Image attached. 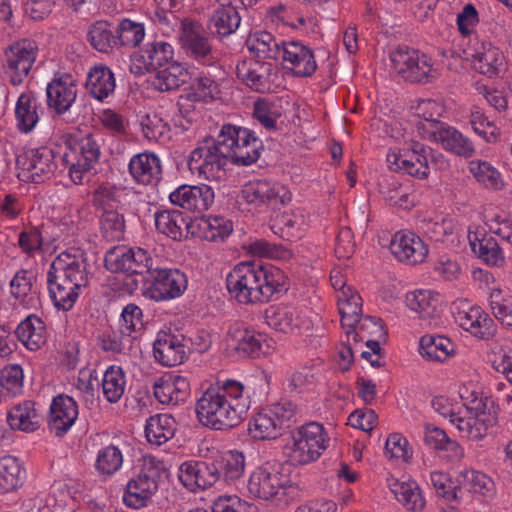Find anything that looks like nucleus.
Returning <instances> with one entry per match:
<instances>
[{
  "mask_svg": "<svg viewBox=\"0 0 512 512\" xmlns=\"http://www.w3.org/2000/svg\"><path fill=\"white\" fill-rule=\"evenodd\" d=\"M249 406L250 396L241 381L218 378L197 400L195 411L202 425L225 431L242 422Z\"/></svg>",
  "mask_w": 512,
  "mask_h": 512,
  "instance_id": "obj_1",
  "label": "nucleus"
},
{
  "mask_svg": "<svg viewBox=\"0 0 512 512\" xmlns=\"http://www.w3.org/2000/svg\"><path fill=\"white\" fill-rule=\"evenodd\" d=\"M227 290L240 304L264 303L285 290L283 272L273 266L241 262L226 277Z\"/></svg>",
  "mask_w": 512,
  "mask_h": 512,
  "instance_id": "obj_2",
  "label": "nucleus"
},
{
  "mask_svg": "<svg viewBox=\"0 0 512 512\" xmlns=\"http://www.w3.org/2000/svg\"><path fill=\"white\" fill-rule=\"evenodd\" d=\"M471 384L459 387V396L470 416L458 420V431L463 438L478 441L497 423L494 402L482 393L472 389Z\"/></svg>",
  "mask_w": 512,
  "mask_h": 512,
  "instance_id": "obj_3",
  "label": "nucleus"
},
{
  "mask_svg": "<svg viewBox=\"0 0 512 512\" xmlns=\"http://www.w3.org/2000/svg\"><path fill=\"white\" fill-rule=\"evenodd\" d=\"M328 443L329 437L324 427L317 422H309L291 432L285 453L293 465H307L323 454Z\"/></svg>",
  "mask_w": 512,
  "mask_h": 512,
  "instance_id": "obj_4",
  "label": "nucleus"
},
{
  "mask_svg": "<svg viewBox=\"0 0 512 512\" xmlns=\"http://www.w3.org/2000/svg\"><path fill=\"white\" fill-rule=\"evenodd\" d=\"M297 406L281 400L253 415L248 423V433L255 440H274L295 421Z\"/></svg>",
  "mask_w": 512,
  "mask_h": 512,
  "instance_id": "obj_5",
  "label": "nucleus"
},
{
  "mask_svg": "<svg viewBox=\"0 0 512 512\" xmlns=\"http://www.w3.org/2000/svg\"><path fill=\"white\" fill-rule=\"evenodd\" d=\"M92 204L99 216L100 232L108 241H120L125 235V219L119 212L120 195L114 186L101 185L92 195Z\"/></svg>",
  "mask_w": 512,
  "mask_h": 512,
  "instance_id": "obj_6",
  "label": "nucleus"
},
{
  "mask_svg": "<svg viewBox=\"0 0 512 512\" xmlns=\"http://www.w3.org/2000/svg\"><path fill=\"white\" fill-rule=\"evenodd\" d=\"M229 159L218 145L217 138L206 137L199 141L188 158V168L208 181L220 182L227 177Z\"/></svg>",
  "mask_w": 512,
  "mask_h": 512,
  "instance_id": "obj_7",
  "label": "nucleus"
},
{
  "mask_svg": "<svg viewBox=\"0 0 512 512\" xmlns=\"http://www.w3.org/2000/svg\"><path fill=\"white\" fill-rule=\"evenodd\" d=\"M390 60L395 72L410 83L428 84L439 76L430 56L406 45L397 46Z\"/></svg>",
  "mask_w": 512,
  "mask_h": 512,
  "instance_id": "obj_8",
  "label": "nucleus"
},
{
  "mask_svg": "<svg viewBox=\"0 0 512 512\" xmlns=\"http://www.w3.org/2000/svg\"><path fill=\"white\" fill-rule=\"evenodd\" d=\"M105 266L114 273L127 276L148 275L153 273L156 265L151 253L141 247H114L105 255Z\"/></svg>",
  "mask_w": 512,
  "mask_h": 512,
  "instance_id": "obj_9",
  "label": "nucleus"
},
{
  "mask_svg": "<svg viewBox=\"0 0 512 512\" xmlns=\"http://www.w3.org/2000/svg\"><path fill=\"white\" fill-rule=\"evenodd\" d=\"M157 464H160V461L152 456L144 458L140 473L126 485L123 502L127 507L140 509L147 506L148 501L158 490L160 474Z\"/></svg>",
  "mask_w": 512,
  "mask_h": 512,
  "instance_id": "obj_10",
  "label": "nucleus"
},
{
  "mask_svg": "<svg viewBox=\"0 0 512 512\" xmlns=\"http://www.w3.org/2000/svg\"><path fill=\"white\" fill-rule=\"evenodd\" d=\"M101 156L100 145L93 134H87L75 143L69 152H64L62 162L69 169V176L75 184H81L84 177L95 167Z\"/></svg>",
  "mask_w": 512,
  "mask_h": 512,
  "instance_id": "obj_11",
  "label": "nucleus"
},
{
  "mask_svg": "<svg viewBox=\"0 0 512 512\" xmlns=\"http://www.w3.org/2000/svg\"><path fill=\"white\" fill-rule=\"evenodd\" d=\"M289 484L290 478L282 472L281 464L265 462L251 473L247 489L255 498L270 500L285 490Z\"/></svg>",
  "mask_w": 512,
  "mask_h": 512,
  "instance_id": "obj_12",
  "label": "nucleus"
},
{
  "mask_svg": "<svg viewBox=\"0 0 512 512\" xmlns=\"http://www.w3.org/2000/svg\"><path fill=\"white\" fill-rule=\"evenodd\" d=\"M15 162L20 169L18 176L34 183L50 179L57 168L55 152L47 146L29 149L16 155Z\"/></svg>",
  "mask_w": 512,
  "mask_h": 512,
  "instance_id": "obj_13",
  "label": "nucleus"
},
{
  "mask_svg": "<svg viewBox=\"0 0 512 512\" xmlns=\"http://www.w3.org/2000/svg\"><path fill=\"white\" fill-rule=\"evenodd\" d=\"M179 40L186 54L202 65L215 63L209 35L204 26L196 20L185 18L181 21Z\"/></svg>",
  "mask_w": 512,
  "mask_h": 512,
  "instance_id": "obj_14",
  "label": "nucleus"
},
{
  "mask_svg": "<svg viewBox=\"0 0 512 512\" xmlns=\"http://www.w3.org/2000/svg\"><path fill=\"white\" fill-rule=\"evenodd\" d=\"M147 286L144 296L163 301L181 296L187 288V277L178 269L155 267L149 277H144Z\"/></svg>",
  "mask_w": 512,
  "mask_h": 512,
  "instance_id": "obj_15",
  "label": "nucleus"
},
{
  "mask_svg": "<svg viewBox=\"0 0 512 512\" xmlns=\"http://www.w3.org/2000/svg\"><path fill=\"white\" fill-rule=\"evenodd\" d=\"M241 197L260 210L278 209L291 200V194L284 186L266 179L246 183L241 190Z\"/></svg>",
  "mask_w": 512,
  "mask_h": 512,
  "instance_id": "obj_16",
  "label": "nucleus"
},
{
  "mask_svg": "<svg viewBox=\"0 0 512 512\" xmlns=\"http://www.w3.org/2000/svg\"><path fill=\"white\" fill-rule=\"evenodd\" d=\"M77 80L67 72H56L46 87L48 109L57 116L72 111L77 98Z\"/></svg>",
  "mask_w": 512,
  "mask_h": 512,
  "instance_id": "obj_17",
  "label": "nucleus"
},
{
  "mask_svg": "<svg viewBox=\"0 0 512 512\" xmlns=\"http://www.w3.org/2000/svg\"><path fill=\"white\" fill-rule=\"evenodd\" d=\"M429 150L423 144L413 142L409 149L389 152L386 161L391 171L426 179L429 175L427 158Z\"/></svg>",
  "mask_w": 512,
  "mask_h": 512,
  "instance_id": "obj_18",
  "label": "nucleus"
},
{
  "mask_svg": "<svg viewBox=\"0 0 512 512\" xmlns=\"http://www.w3.org/2000/svg\"><path fill=\"white\" fill-rule=\"evenodd\" d=\"M236 75L251 90L266 93L273 90L277 69L271 62L244 59L237 63Z\"/></svg>",
  "mask_w": 512,
  "mask_h": 512,
  "instance_id": "obj_19",
  "label": "nucleus"
},
{
  "mask_svg": "<svg viewBox=\"0 0 512 512\" xmlns=\"http://www.w3.org/2000/svg\"><path fill=\"white\" fill-rule=\"evenodd\" d=\"M37 56V46L29 39L13 42L5 49L10 83L20 85L29 74Z\"/></svg>",
  "mask_w": 512,
  "mask_h": 512,
  "instance_id": "obj_20",
  "label": "nucleus"
},
{
  "mask_svg": "<svg viewBox=\"0 0 512 512\" xmlns=\"http://www.w3.org/2000/svg\"><path fill=\"white\" fill-rule=\"evenodd\" d=\"M178 478L192 492L205 490L220 481V468L215 461L188 460L180 465Z\"/></svg>",
  "mask_w": 512,
  "mask_h": 512,
  "instance_id": "obj_21",
  "label": "nucleus"
},
{
  "mask_svg": "<svg viewBox=\"0 0 512 512\" xmlns=\"http://www.w3.org/2000/svg\"><path fill=\"white\" fill-rule=\"evenodd\" d=\"M190 339L183 334L171 331H160L153 343V353L156 361L163 366L180 365L187 358Z\"/></svg>",
  "mask_w": 512,
  "mask_h": 512,
  "instance_id": "obj_22",
  "label": "nucleus"
},
{
  "mask_svg": "<svg viewBox=\"0 0 512 512\" xmlns=\"http://www.w3.org/2000/svg\"><path fill=\"white\" fill-rule=\"evenodd\" d=\"M280 58L283 68L297 77H310L317 69L313 50L299 41L282 42Z\"/></svg>",
  "mask_w": 512,
  "mask_h": 512,
  "instance_id": "obj_23",
  "label": "nucleus"
},
{
  "mask_svg": "<svg viewBox=\"0 0 512 512\" xmlns=\"http://www.w3.org/2000/svg\"><path fill=\"white\" fill-rule=\"evenodd\" d=\"M87 258L80 249L61 252L52 262L49 273L63 280L74 281L83 286L88 284Z\"/></svg>",
  "mask_w": 512,
  "mask_h": 512,
  "instance_id": "obj_24",
  "label": "nucleus"
},
{
  "mask_svg": "<svg viewBox=\"0 0 512 512\" xmlns=\"http://www.w3.org/2000/svg\"><path fill=\"white\" fill-rule=\"evenodd\" d=\"M390 249L395 258L407 265L423 263L429 253L428 245L416 233L398 231L392 238Z\"/></svg>",
  "mask_w": 512,
  "mask_h": 512,
  "instance_id": "obj_25",
  "label": "nucleus"
},
{
  "mask_svg": "<svg viewBox=\"0 0 512 512\" xmlns=\"http://www.w3.org/2000/svg\"><path fill=\"white\" fill-rule=\"evenodd\" d=\"M455 321L463 330L481 340L493 339L497 334V324L479 306L458 311L455 315Z\"/></svg>",
  "mask_w": 512,
  "mask_h": 512,
  "instance_id": "obj_26",
  "label": "nucleus"
},
{
  "mask_svg": "<svg viewBox=\"0 0 512 512\" xmlns=\"http://www.w3.org/2000/svg\"><path fill=\"white\" fill-rule=\"evenodd\" d=\"M78 417L76 401L67 395H58L53 398L47 417L48 426L57 437L67 433Z\"/></svg>",
  "mask_w": 512,
  "mask_h": 512,
  "instance_id": "obj_27",
  "label": "nucleus"
},
{
  "mask_svg": "<svg viewBox=\"0 0 512 512\" xmlns=\"http://www.w3.org/2000/svg\"><path fill=\"white\" fill-rule=\"evenodd\" d=\"M153 393L161 404L178 406L189 399L191 388L186 377L168 374L154 383Z\"/></svg>",
  "mask_w": 512,
  "mask_h": 512,
  "instance_id": "obj_28",
  "label": "nucleus"
},
{
  "mask_svg": "<svg viewBox=\"0 0 512 512\" xmlns=\"http://www.w3.org/2000/svg\"><path fill=\"white\" fill-rule=\"evenodd\" d=\"M266 323L283 333L308 330L309 320L295 307L290 305L271 306L265 311Z\"/></svg>",
  "mask_w": 512,
  "mask_h": 512,
  "instance_id": "obj_29",
  "label": "nucleus"
},
{
  "mask_svg": "<svg viewBox=\"0 0 512 512\" xmlns=\"http://www.w3.org/2000/svg\"><path fill=\"white\" fill-rule=\"evenodd\" d=\"M229 334L235 342V349L244 357L258 358L267 353L268 338L264 333L258 332L244 325H234Z\"/></svg>",
  "mask_w": 512,
  "mask_h": 512,
  "instance_id": "obj_30",
  "label": "nucleus"
},
{
  "mask_svg": "<svg viewBox=\"0 0 512 512\" xmlns=\"http://www.w3.org/2000/svg\"><path fill=\"white\" fill-rule=\"evenodd\" d=\"M407 307L418 314V318L427 326H437L441 310L439 298L429 290H417L406 294Z\"/></svg>",
  "mask_w": 512,
  "mask_h": 512,
  "instance_id": "obj_31",
  "label": "nucleus"
},
{
  "mask_svg": "<svg viewBox=\"0 0 512 512\" xmlns=\"http://www.w3.org/2000/svg\"><path fill=\"white\" fill-rule=\"evenodd\" d=\"M47 284L50 298L58 310L69 311L75 305L80 291L85 286L74 281L63 280L48 272Z\"/></svg>",
  "mask_w": 512,
  "mask_h": 512,
  "instance_id": "obj_32",
  "label": "nucleus"
},
{
  "mask_svg": "<svg viewBox=\"0 0 512 512\" xmlns=\"http://www.w3.org/2000/svg\"><path fill=\"white\" fill-rule=\"evenodd\" d=\"M129 172L139 184L156 185L162 174L160 159L153 153L134 155L129 162Z\"/></svg>",
  "mask_w": 512,
  "mask_h": 512,
  "instance_id": "obj_33",
  "label": "nucleus"
},
{
  "mask_svg": "<svg viewBox=\"0 0 512 512\" xmlns=\"http://www.w3.org/2000/svg\"><path fill=\"white\" fill-rule=\"evenodd\" d=\"M42 421L36 403L30 400L18 403L7 413V423L12 430L34 432L40 428Z\"/></svg>",
  "mask_w": 512,
  "mask_h": 512,
  "instance_id": "obj_34",
  "label": "nucleus"
},
{
  "mask_svg": "<svg viewBox=\"0 0 512 512\" xmlns=\"http://www.w3.org/2000/svg\"><path fill=\"white\" fill-rule=\"evenodd\" d=\"M431 136L445 150L458 156L471 157L475 153L472 141L454 127L441 124L439 128L431 132Z\"/></svg>",
  "mask_w": 512,
  "mask_h": 512,
  "instance_id": "obj_35",
  "label": "nucleus"
},
{
  "mask_svg": "<svg viewBox=\"0 0 512 512\" xmlns=\"http://www.w3.org/2000/svg\"><path fill=\"white\" fill-rule=\"evenodd\" d=\"M85 87L93 98L104 101L116 88L114 73L104 64L94 65L87 74Z\"/></svg>",
  "mask_w": 512,
  "mask_h": 512,
  "instance_id": "obj_36",
  "label": "nucleus"
},
{
  "mask_svg": "<svg viewBox=\"0 0 512 512\" xmlns=\"http://www.w3.org/2000/svg\"><path fill=\"white\" fill-rule=\"evenodd\" d=\"M221 90L219 83L209 74L200 73L190 83L189 91L181 95L177 105L182 112L181 101L211 102L220 97Z\"/></svg>",
  "mask_w": 512,
  "mask_h": 512,
  "instance_id": "obj_37",
  "label": "nucleus"
},
{
  "mask_svg": "<svg viewBox=\"0 0 512 512\" xmlns=\"http://www.w3.org/2000/svg\"><path fill=\"white\" fill-rule=\"evenodd\" d=\"M389 487L395 499L406 511L420 512L424 509L426 500L416 481H400L395 479L389 484Z\"/></svg>",
  "mask_w": 512,
  "mask_h": 512,
  "instance_id": "obj_38",
  "label": "nucleus"
},
{
  "mask_svg": "<svg viewBox=\"0 0 512 512\" xmlns=\"http://www.w3.org/2000/svg\"><path fill=\"white\" fill-rule=\"evenodd\" d=\"M382 334L383 326L380 320L371 316L361 317L355 326L346 329L348 340L352 338L355 345L359 342H364L367 348L371 349L374 353L381 351V348L379 341L372 339V337Z\"/></svg>",
  "mask_w": 512,
  "mask_h": 512,
  "instance_id": "obj_39",
  "label": "nucleus"
},
{
  "mask_svg": "<svg viewBox=\"0 0 512 512\" xmlns=\"http://www.w3.org/2000/svg\"><path fill=\"white\" fill-rule=\"evenodd\" d=\"M240 22L239 10L219 5L210 16L207 26L211 35L223 39L235 33Z\"/></svg>",
  "mask_w": 512,
  "mask_h": 512,
  "instance_id": "obj_40",
  "label": "nucleus"
},
{
  "mask_svg": "<svg viewBox=\"0 0 512 512\" xmlns=\"http://www.w3.org/2000/svg\"><path fill=\"white\" fill-rule=\"evenodd\" d=\"M154 218L157 231L176 241L185 238L184 231L186 230L188 233L189 229L193 227L182 212L174 209L158 211Z\"/></svg>",
  "mask_w": 512,
  "mask_h": 512,
  "instance_id": "obj_41",
  "label": "nucleus"
},
{
  "mask_svg": "<svg viewBox=\"0 0 512 512\" xmlns=\"http://www.w3.org/2000/svg\"><path fill=\"white\" fill-rule=\"evenodd\" d=\"M16 338L31 351L39 350L46 343L44 322L36 315H29L15 330Z\"/></svg>",
  "mask_w": 512,
  "mask_h": 512,
  "instance_id": "obj_42",
  "label": "nucleus"
},
{
  "mask_svg": "<svg viewBox=\"0 0 512 512\" xmlns=\"http://www.w3.org/2000/svg\"><path fill=\"white\" fill-rule=\"evenodd\" d=\"M38 100L32 91L20 94L15 106L16 127L22 133L31 132L39 121Z\"/></svg>",
  "mask_w": 512,
  "mask_h": 512,
  "instance_id": "obj_43",
  "label": "nucleus"
},
{
  "mask_svg": "<svg viewBox=\"0 0 512 512\" xmlns=\"http://www.w3.org/2000/svg\"><path fill=\"white\" fill-rule=\"evenodd\" d=\"M459 489L464 488L470 493L482 497L484 500L492 499L495 495V483L491 477L481 471L464 469L457 477Z\"/></svg>",
  "mask_w": 512,
  "mask_h": 512,
  "instance_id": "obj_44",
  "label": "nucleus"
},
{
  "mask_svg": "<svg viewBox=\"0 0 512 512\" xmlns=\"http://www.w3.org/2000/svg\"><path fill=\"white\" fill-rule=\"evenodd\" d=\"M190 79L189 72L179 62H172L169 65L156 71L153 78V87L161 92L177 90Z\"/></svg>",
  "mask_w": 512,
  "mask_h": 512,
  "instance_id": "obj_45",
  "label": "nucleus"
},
{
  "mask_svg": "<svg viewBox=\"0 0 512 512\" xmlns=\"http://www.w3.org/2000/svg\"><path fill=\"white\" fill-rule=\"evenodd\" d=\"M472 58L474 68L489 77L497 75L504 66L502 51L491 43H482L481 49L477 50Z\"/></svg>",
  "mask_w": 512,
  "mask_h": 512,
  "instance_id": "obj_46",
  "label": "nucleus"
},
{
  "mask_svg": "<svg viewBox=\"0 0 512 512\" xmlns=\"http://www.w3.org/2000/svg\"><path fill=\"white\" fill-rule=\"evenodd\" d=\"M176 431V421L169 414L151 416L145 426V436L149 443L160 446L170 440Z\"/></svg>",
  "mask_w": 512,
  "mask_h": 512,
  "instance_id": "obj_47",
  "label": "nucleus"
},
{
  "mask_svg": "<svg viewBox=\"0 0 512 512\" xmlns=\"http://www.w3.org/2000/svg\"><path fill=\"white\" fill-rule=\"evenodd\" d=\"M246 46L258 58L257 60L280 59L282 42H277L275 37L267 31H259L249 35Z\"/></svg>",
  "mask_w": 512,
  "mask_h": 512,
  "instance_id": "obj_48",
  "label": "nucleus"
},
{
  "mask_svg": "<svg viewBox=\"0 0 512 512\" xmlns=\"http://www.w3.org/2000/svg\"><path fill=\"white\" fill-rule=\"evenodd\" d=\"M420 354L430 361L444 362L455 352L454 343L442 335H424L420 339Z\"/></svg>",
  "mask_w": 512,
  "mask_h": 512,
  "instance_id": "obj_49",
  "label": "nucleus"
},
{
  "mask_svg": "<svg viewBox=\"0 0 512 512\" xmlns=\"http://www.w3.org/2000/svg\"><path fill=\"white\" fill-rule=\"evenodd\" d=\"M341 324L344 329L355 326L362 317V298L354 289H346L337 295Z\"/></svg>",
  "mask_w": 512,
  "mask_h": 512,
  "instance_id": "obj_50",
  "label": "nucleus"
},
{
  "mask_svg": "<svg viewBox=\"0 0 512 512\" xmlns=\"http://www.w3.org/2000/svg\"><path fill=\"white\" fill-rule=\"evenodd\" d=\"M87 39L91 46L99 52L109 53L119 48L115 28L108 21H97L88 30Z\"/></svg>",
  "mask_w": 512,
  "mask_h": 512,
  "instance_id": "obj_51",
  "label": "nucleus"
},
{
  "mask_svg": "<svg viewBox=\"0 0 512 512\" xmlns=\"http://www.w3.org/2000/svg\"><path fill=\"white\" fill-rule=\"evenodd\" d=\"M123 465V453L121 449L109 444L97 452L95 470L101 479H108L117 473Z\"/></svg>",
  "mask_w": 512,
  "mask_h": 512,
  "instance_id": "obj_52",
  "label": "nucleus"
},
{
  "mask_svg": "<svg viewBox=\"0 0 512 512\" xmlns=\"http://www.w3.org/2000/svg\"><path fill=\"white\" fill-rule=\"evenodd\" d=\"M173 56L172 46L163 41L148 43L141 53L147 70L156 71L174 62Z\"/></svg>",
  "mask_w": 512,
  "mask_h": 512,
  "instance_id": "obj_53",
  "label": "nucleus"
},
{
  "mask_svg": "<svg viewBox=\"0 0 512 512\" xmlns=\"http://www.w3.org/2000/svg\"><path fill=\"white\" fill-rule=\"evenodd\" d=\"M126 378L123 369L112 365L104 372L101 388L102 394L109 403H117L124 394Z\"/></svg>",
  "mask_w": 512,
  "mask_h": 512,
  "instance_id": "obj_54",
  "label": "nucleus"
},
{
  "mask_svg": "<svg viewBox=\"0 0 512 512\" xmlns=\"http://www.w3.org/2000/svg\"><path fill=\"white\" fill-rule=\"evenodd\" d=\"M239 139L242 144L230 162L241 166H249L257 162L263 150L262 140L251 130L245 135L242 134Z\"/></svg>",
  "mask_w": 512,
  "mask_h": 512,
  "instance_id": "obj_55",
  "label": "nucleus"
},
{
  "mask_svg": "<svg viewBox=\"0 0 512 512\" xmlns=\"http://www.w3.org/2000/svg\"><path fill=\"white\" fill-rule=\"evenodd\" d=\"M470 246L472 251L489 265L499 266L504 262L502 250L492 236L484 235L481 239L475 236L474 240L470 238Z\"/></svg>",
  "mask_w": 512,
  "mask_h": 512,
  "instance_id": "obj_56",
  "label": "nucleus"
},
{
  "mask_svg": "<svg viewBox=\"0 0 512 512\" xmlns=\"http://www.w3.org/2000/svg\"><path fill=\"white\" fill-rule=\"evenodd\" d=\"M26 472L18 458L2 457V491L10 492L21 487L25 481Z\"/></svg>",
  "mask_w": 512,
  "mask_h": 512,
  "instance_id": "obj_57",
  "label": "nucleus"
},
{
  "mask_svg": "<svg viewBox=\"0 0 512 512\" xmlns=\"http://www.w3.org/2000/svg\"><path fill=\"white\" fill-rule=\"evenodd\" d=\"M197 226L200 231V237L212 242L224 240L232 232L231 222L222 216H209L200 219Z\"/></svg>",
  "mask_w": 512,
  "mask_h": 512,
  "instance_id": "obj_58",
  "label": "nucleus"
},
{
  "mask_svg": "<svg viewBox=\"0 0 512 512\" xmlns=\"http://www.w3.org/2000/svg\"><path fill=\"white\" fill-rule=\"evenodd\" d=\"M215 463L220 468V480L223 479L228 484L234 483L244 474L245 457L241 452L229 451Z\"/></svg>",
  "mask_w": 512,
  "mask_h": 512,
  "instance_id": "obj_59",
  "label": "nucleus"
},
{
  "mask_svg": "<svg viewBox=\"0 0 512 512\" xmlns=\"http://www.w3.org/2000/svg\"><path fill=\"white\" fill-rule=\"evenodd\" d=\"M468 169L474 178L486 188L498 190L503 185L499 171L487 161L472 160L469 162Z\"/></svg>",
  "mask_w": 512,
  "mask_h": 512,
  "instance_id": "obj_60",
  "label": "nucleus"
},
{
  "mask_svg": "<svg viewBox=\"0 0 512 512\" xmlns=\"http://www.w3.org/2000/svg\"><path fill=\"white\" fill-rule=\"evenodd\" d=\"M282 115L281 107L266 98H258L253 104V117L267 130L277 128V119Z\"/></svg>",
  "mask_w": 512,
  "mask_h": 512,
  "instance_id": "obj_61",
  "label": "nucleus"
},
{
  "mask_svg": "<svg viewBox=\"0 0 512 512\" xmlns=\"http://www.w3.org/2000/svg\"><path fill=\"white\" fill-rule=\"evenodd\" d=\"M118 45L133 48L139 45L145 36L144 26L141 23L123 19L115 28Z\"/></svg>",
  "mask_w": 512,
  "mask_h": 512,
  "instance_id": "obj_62",
  "label": "nucleus"
},
{
  "mask_svg": "<svg viewBox=\"0 0 512 512\" xmlns=\"http://www.w3.org/2000/svg\"><path fill=\"white\" fill-rule=\"evenodd\" d=\"M250 129L232 125L224 124L217 136L218 145L221 146L229 161L232 160L234 154L238 152L242 144L239 139L242 134L249 133Z\"/></svg>",
  "mask_w": 512,
  "mask_h": 512,
  "instance_id": "obj_63",
  "label": "nucleus"
},
{
  "mask_svg": "<svg viewBox=\"0 0 512 512\" xmlns=\"http://www.w3.org/2000/svg\"><path fill=\"white\" fill-rule=\"evenodd\" d=\"M489 306L502 325L512 328V299L505 297L502 290L493 289L489 295Z\"/></svg>",
  "mask_w": 512,
  "mask_h": 512,
  "instance_id": "obj_64",
  "label": "nucleus"
}]
</instances>
